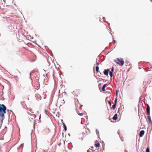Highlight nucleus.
Masks as SVG:
<instances>
[{"instance_id":"b1692460","label":"nucleus","mask_w":152,"mask_h":152,"mask_svg":"<svg viewBox=\"0 0 152 152\" xmlns=\"http://www.w3.org/2000/svg\"><path fill=\"white\" fill-rule=\"evenodd\" d=\"M55 106L56 107H57V105H55Z\"/></svg>"},{"instance_id":"2eb2a0df","label":"nucleus","mask_w":152,"mask_h":152,"mask_svg":"<svg viewBox=\"0 0 152 152\" xmlns=\"http://www.w3.org/2000/svg\"><path fill=\"white\" fill-rule=\"evenodd\" d=\"M117 102V98H116L115 100V104H116Z\"/></svg>"},{"instance_id":"7ed1b4c3","label":"nucleus","mask_w":152,"mask_h":152,"mask_svg":"<svg viewBox=\"0 0 152 152\" xmlns=\"http://www.w3.org/2000/svg\"><path fill=\"white\" fill-rule=\"evenodd\" d=\"M146 112L147 114L148 115H150V107L149 105H147Z\"/></svg>"},{"instance_id":"f03ea898","label":"nucleus","mask_w":152,"mask_h":152,"mask_svg":"<svg viewBox=\"0 0 152 152\" xmlns=\"http://www.w3.org/2000/svg\"><path fill=\"white\" fill-rule=\"evenodd\" d=\"M94 146L96 148H99L100 146V144L99 142L96 140L95 141Z\"/></svg>"},{"instance_id":"f8f14e48","label":"nucleus","mask_w":152,"mask_h":152,"mask_svg":"<svg viewBox=\"0 0 152 152\" xmlns=\"http://www.w3.org/2000/svg\"><path fill=\"white\" fill-rule=\"evenodd\" d=\"M96 72H99V67L98 66H97L96 67Z\"/></svg>"},{"instance_id":"f257e3e1","label":"nucleus","mask_w":152,"mask_h":152,"mask_svg":"<svg viewBox=\"0 0 152 152\" xmlns=\"http://www.w3.org/2000/svg\"><path fill=\"white\" fill-rule=\"evenodd\" d=\"M114 61L117 64L121 66H122L124 63V61L123 58L119 59L117 58L115 60H114Z\"/></svg>"},{"instance_id":"1a4fd4ad","label":"nucleus","mask_w":152,"mask_h":152,"mask_svg":"<svg viewBox=\"0 0 152 152\" xmlns=\"http://www.w3.org/2000/svg\"><path fill=\"white\" fill-rule=\"evenodd\" d=\"M106 85H107L106 84H105L103 85V86L102 87V90L103 91H105V88L106 87Z\"/></svg>"},{"instance_id":"393cba45","label":"nucleus","mask_w":152,"mask_h":152,"mask_svg":"<svg viewBox=\"0 0 152 152\" xmlns=\"http://www.w3.org/2000/svg\"><path fill=\"white\" fill-rule=\"evenodd\" d=\"M91 148H94V147L93 146H92V147H91Z\"/></svg>"},{"instance_id":"a878e982","label":"nucleus","mask_w":152,"mask_h":152,"mask_svg":"<svg viewBox=\"0 0 152 152\" xmlns=\"http://www.w3.org/2000/svg\"><path fill=\"white\" fill-rule=\"evenodd\" d=\"M64 129H65V130H66V128H64Z\"/></svg>"},{"instance_id":"a211bd4d","label":"nucleus","mask_w":152,"mask_h":152,"mask_svg":"<svg viewBox=\"0 0 152 152\" xmlns=\"http://www.w3.org/2000/svg\"><path fill=\"white\" fill-rule=\"evenodd\" d=\"M114 71V67L113 66L112 67L111 69V72H113Z\"/></svg>"},{"instance_id":"4468645a","label":"nucleus","mask_w":152,"mask_h":152,"mask_svg":"<svg viewBox=\"0 0 152 152\" xmlns=\"http://www.w3.org/2000/svg\"><path fill=\"white\" fill-rule=\"evenodd\" d=\"M146 152H150L149 148H147L146 149Z\"/></svg>"},{"instance_id":"dca6fc26","label":"nucleus","mask_w":152,"mask_h":152,"mask_svg":"<svg viewBox=\"0 0 152 152\" xmlns=\"http://www.w3.org/2000/svg\"><path fill=\"white\" fill-rule=\"evenodd\" d=\"M116 105H113L112 108L113 109H115L116 107Z\"/></svg>"},{"instance_id":"5701e85b","label":"nucleus","mask_w":152,"mask_h":152,"mask_svg":"<svg viewBox=\"0 0 152 152\" xmlns=\"http://www.w3.org/2000/svg\"><path fill=\"white\" fill-rule=\"evenodd\" d=\"M96 64L98 65L99 64V63H96Z\"/></svg>"},{"instance_id":"aec40b11","label":"nucleus","mask_w":152,"mask_h":152,"mask_svg":"<svg viewBox=\"0 0 152 152\" xmlns=\"http://www.w3.org/2000/svg\"><path fill=\"white\" fill-rule=\"evenodd\" d=\"M61 102L62 103V104H64V103H65V102L64 101V99H63L62 100V102Z\"/></svg>"},{"instance_id":"9d476101","label":"nucleus","mask_w":152,"mask_h":152,"mask_svg":"<svg viewBox=\"0 0 152 152\" xmlns=\"http://www.w3.org/2000/svg\"><path fill=\"white\" fill-rule=\"evenodd\" d=\"M106 104L108 103L109 104H111V102L109 101H107V99H106Z\"/></svg>"},{"instance_id":"20e7f679","label":"nucleus","mask_w":152,"mask_h":152,"mask_svg":"<svg viewBox=\"0 0 152 152\" xmlns=\"http://www.w3.org/2000/svg\"><path fill=\"white\" fill-rule=\"evenodd\" d=\"M109 69H107L105 70L104 71V74L105 75L107 76L108 75V72H109Z\"/></svg>"},{"instance_id":"6ab92c4d","label":"nucleus","mask_w":152,"mask_h":152,"mask_svg":"<svg viewBox=\"0 0 152 152\" xmlns=\"http://www.w3.org/2000/svg\"><path fill=\"white\" fill-rule=\"evenodd\" d=\"M118 90H117L116 91V96H117L118 95Z\"/></svg>"},{"instance_id":"4be33fe9","label":"nucleus","mask_w":152,"mask_h":152,"mask_svg":"<svg viewBox=\"0 0 152 152\" xmlns=\"http://www.w3.org/2000/svg\"><path fill=\"white\" fill-rule=\"evenodd\" d=\"M82 107V106H80V107L79 108H81V107Z\"/></svg>"},{"instance_id":"39448f33","label":"nucleus","mask_w":152,"mask_h":152,"mask_svg":"<svg viewBox=\"0 0 152 152\" xmlns=\"http://www.w3.org/2000/svg\"><path fill=\"white\" fill-rule=\"evenodd\" d=\"M27 108V109L29 111L32 113H34V110L32 109L30 107H26Z\"/></svg>"},{"instance_id":"412c9836","label":"nucleus","mask_w":152,"mask_h":152,"mask_svg":"<svg viewBox=\"0 0 152 152\" xmlns=\"http://www.w3.org/2000/svg\"><path fill=\"white\" fill-rule=\"evenodd\" d=\"M96 132L97 134H98V133H99V131L97 130H96Z\"/></svg>"},{"instance_id":"9b49d317","label":"nucleus","mask_w":152,"mask_h":152,"mask_svg":"<svg viewBox=\"0 0 152 152\" xmlns=\"http://www.w3.org/2000/svg\"><path fill=\"white\" fill-rule=\"evenodd\" d=\"M148 120L149 121V122L152 123V121L151 119V118L150 116H148Z\"/></svg>"},{"instance_id":"f3484780","label":"nucleus","mask_w":152,"mask_h":152,"mask_svg":"<svg viewBox=\"0 0 152 152\" xmlns=\"http://www.w3.org/2000/svg\"><path fill=\"white\" fill-rule=\"evenodd\" d=\"M101 86H102V84L101 83H100L99 84V88H100L101 87Z\"/></svg>"},{"instance_id":"ddd939ff","label":"nucleus","mask_w":152,"mask_h":152,"mask_svg":"<svg viewBox=\"0 0 152 152\" xmlns=\"http://www.w3.org/2000/svg\"><path fill=\"white\" fill-rule=\"evenodd\" d=\"M111 77H112L113 76V72L110 71L109 73Z\"/></svg>"},{"instance_id":"423d86ee","label":"nucleus","mask_w":152,"mask_h":152,"mask_svg":"<svg viewBox=\"0 0 152 152\" xmlns=\"http://www.w3.org/2000/svg\"><path fill=\"white\" fill-rule=\"evenodd\" d=\"M145 133V131L144 130H142L140 131V133L139 136L140 137H142Z\"/></svg>"},{"instance_id":"bb28decb","label":"nucleus","mask_w":152,"mask_h":152,"mask_svg":"<svg viewBox=\"0 0 152 152\" xmlns=\"http://www.w3.org/2000/svg\"><path fill=\"white\" fill-rule=\"evenodd\" d=\"M2 122H3L2 120Z\"/></svg>"},{"instance_id":"0eeeda50","label":"nucleus","mask_w":152,"mask_h":152,"mask_svg":"<svg viewBox=\"0 0 152 152\" xmlns=\"http://www.w3.org/2000/svg\"><path fill=\"white\" fill-rule=\"evenodd\" d=\"M117 116H118L117 114V113L115 114L114 115V116L113 117V119L114 120H117V118H118Z\"/></svg>"},{"instance_id":"6e6552de","label":"nucleus","mask_w":152,"mask_h":152,"mask_svg":"<svg viewBox=\"0 0 152 152\" xmlns=\"http://www.w3.org/2000/svg\"><path fill=\"white\" fill-rule=\"evenodd\" d=\"M77 112V113L80 115L82 116L83 115V113H80V112L77 110V108L76 109Z\"/></svg>"}]
</instances>
